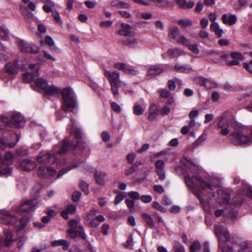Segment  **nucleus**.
<instances>
[{"instance_id":"1","label":"nucleus","mask_w":252,"mask_h":252,"mask_svg":"<svg viewBox=\"0 0 252 252\" xmlns=\"http://www.w3.org/2000/svg\"><path fill=\"white\" fill-rule=\"evenodd\" d=\"M181 162L186 168V175L185 176L184 180L187 186L199 200L200 203L203 204L205 200L201 194L204 193V190L206 189L213 193V186L200 176L193 175L197 173L198 167L191 158L186 157H183L181 159Z\"/></svg>"},{"instance_id":"2","label":"nucleus","mask_w":252,"mask_h":252,"mask_svg":"<svg viewBox=\"0 0 252 252\" xmlns=\"http://www.w3.org/2000/svg\"><path fill=\"white\" fill-rule=\"evenodd\" d=\"M214 229L219 241V249L221 252H252L250 245L239 238L233 240L232 247L226 245L225 243L230 240V237L229 232L223 226L217 225Z\"/></svg>"},{"instance_id":"3","label":"nucleus","mask_w":252,"mask_h":252,"mask_svg":"<svg viewBox=\"0 0 252 252\" xmlns=\"http://www.w3.org/2000/svg\"><path fill=\"white\" fill-rule=\"evenodd\" d=\"M229 141L234 145L250 144L252 139L247 128L238 124L234 128L233 131L228 136Z\"/></svg>"},{"instance_id":"4","label":"nucleus","mask_w":252,"mask_h":252,"mask_svg":"<svg viewBox=\"0 0 252 252\" xmlns=\"http://www.w3.org/2000/svg\"><path fill=\"white\" fill-rule=\"evenodd\" d=\"M237 124L234 121L233 115L230 112L226 111L219 117L217 126L220 134L226 136L229 133L230 125L234 128Z\"/></svg>"},{"instance_id":"5","label":"nucleus","mask_w":252,"mask_h":252,"mask_svg":"<svg viewBox=\"0 0 252 252\" xmlns=\"http://www.w3.org/2000/svg\"><path fill=\"white\" fill-rule=\"evenodd\" d=\"M62 96L63 101L62 109L63 111L65 113L68 111L73 112L76 107L77 103L72 90L67 88L64 89L62 91Z\"/></svg>"},{"instance_id":"6","label":"nucleus","mask_w":252,"mask_h":252,"mask_svg":"<svg viewBox=\"0 0 252 252\" xmlns=\"http://www.w3.org/2000/svg\"><path fill=\"white\" fill-rule=\"evenodd\" d=\"M1 121L10 127H19L24 126L25 118L19 113H11L6 116H2Z\"/></svg>"},{"instance_id":"7","label":"nucleus","mask_w":252,"mask_h":252,"mask_svg":"<svg viewBox=\"0 0 252 252\" xmlns=\"http://www.w3.org/2000/svg\"><path fill=\"white\" fill-rule=\"evenodd\" d=\"M14 155L11 152H6L4 155V160L0 155V176H8L11 173L12 169L6 165L13 161Z\"/></svg>"},{"instance_id":"8","label":"nucleus","mask_w":252,"mask_h":252,"mask_svg":"<svg viewBox=\"0 0 252 252\" xmlns=\"http://www.w3.org/2000/svg\"><path fill=\"white\" fill-rule=\"evenodd\" d=\"M27 62L21 60H16L13 63H8L5 65L6 71L10 75H16L19 69H25Z\"/></svg>"},{"instance_id":"9","label":"nucleus","mask_w":252,"mask_h":252,"mask_svg":"<svg viewBox=\"0 0 252 252\" xmlns=\"http://www.w3.org/2000/svg\"><path fill=\"white\" fill-rule=\"evenodd\" d=\"M39 203V202L37 198L26 200L18 207L17 210V213L22 214L34 210Z\"/></svg>"},{"instance_id":"10","label":"nucleus","mask_w":252,"mask_h":252,"mask_svg":"<svg viewBox=\"0 0 252 252\" xmlns=\"http://www.w3.org/2000/svg\"><path fill=\"white\" fill-rule=\"evenodd\" d=\"M29 66L32 72L24 74L23 79L26 83L35 81L36 80L35 78L39 75V66L38 64L30 63Z\"/></svg>"},{"instance_id":"11","label":"nucleus","mask_w":252,"mask_h":252,"mask_svg":"<svg viewBox=\"0 0 252 252\" xmlns=\"http://www.w3.org/2000/svg\"><path fill=\"white\" fill-rule=\"evenodd\" d=\"M38 162L42 163H54L57 161V158L47 151L41 152L36 157Z\"/></svg>"},{"instance_id":"12","label":"nucleus","mask_w":252,"mask_h":252,"mask_svg":"<svg viewBox=\"0 0 252 252\" xmlns=\"http://www.w3.org/2000/svg\"><path fill=\"white\" fill-rule=\"evenodd\" d=\"M56 173V170L46 166H41L38 170V175L41 178H49Z\"/></svg>"},{"instance_id":"13","label":"nucleus","mask_w":252,"mask_h":252,"mask_svg":"<svg viewBox=\"0 0 252 252\" xmlns=\"http://www.w3.org/2000/svg\"><path fill=\"white\" fill-rule=\"evenodd\" d=\"M122 29L118 31V34L128 37H133L136 35L135 32L132 31V26L128 24L122 23Z\"/></svg>"},{"instance_id":"14","label":"nucleus","mask_w":252,"mask_h":252,"mask_svg":"<svg viewBox=\"0 0 252 252\" xmlns=\"http://www.w3.org/2000/svg\"><path fill=\"white\" fill-rule=\"evenodd\" d=\"M104 75L107 77L109 83L111 84H121V80L120 79V73L117 71L112 72L105 70Z\"/></svg>"},{"instance_id":"15","label":"nucleus","mask_w":252,"mask_h":252,"mask_svg":"<svg viewBox=\"0 0 252 252\" xmlns=\"http://www.w3.org/2000/svg\"><path fill=\"white\" fill-rule=\"evenodd\" d=\"M0 222L9 225H14L17 222V218L9 213L0 214Z\"/></svg>"},{"instance_id":"16","label":"nucleus","mask_w":252,"mask_h":252,"mask_svg":"<svg viewBox=\"0 0 252 252\" xmlns=\"http://www.w3.org/2000/svg\"><path fill=\"white\" fill-rule=\"evenodd\" d=\"M216 196L219 203L220 204H227L230 199L229 194L221 189L218 190Z\"/></svg>"},{"instance_id":"17","label":"nucleus","mask_w":252,"mask_h":252,"mask_svg":"<svg viewBox=\"0 0 252 252\" xmlns=\"http://www.w3.org/2000/svg\"><path fill=\"white\" fill-rule=\"evenodd\" d=\"M146 107V105L143 99H141L138 102H136L133 106V113L135 115H141L143 114Z\"/></svg>"},{"instance_id":"18","label":"nucleus","mask_w":252,"mask_h":252,"mask_svg":"<svg viewBox=\"0 0 252 252\" xmlns=\"http://www.w3.org/2000/svg\"><path fill=\"white\" fill-rule=\"evenodd\" d=\"M20 167L25 171H30L35 168L36 166V163L29 159H24L19 162Z\"/></svg>"},{"instance_id":"19","label":"nucleus","mask_w":252,"mask_h":252,"mask_svg":"<svg viewBox=\"0 0 252 252\" xmlns=\"http://www.w3.org/2000/svg\"><path fill=\"white\" fill-rule=\"evenodd\" d=\"M71 124L68 125L67 130L70 133H73L74 136L78 139H80L81 138V132L80 129L76 128L75 126V121L71 119Z\"/></svg>"},{"instance_id":"20","label":"nucleus","mask_w":252,"mask_h":252,"mask_svg":"<svg viewBox=\"0 0 252 252\" xmlns=\"http://www.w3.org/2000/svg\"><path fill=\"white\" fill-rule=\"evenodd\" d=\"M222 21L223 24H227L229 26L234 25L237 21V18L235 15L229 14L228 16L224 14L222 16Z\"/></svg>"},{"instance_id":"21","label":"nucleus","mask_w":252,"mask_h":252,"mask_svg":"<svg viewBox=\"0 0 252 252\" xmlns=\"http://www.w3.org/2000/svg\"><path fill=\"white\" fill-rule=\"evenodd\" d=\"M163 71V69L160 66L158 65H154L151 66L147 71L148 76H154L158 75Z\"/></svg>"},{"instance_id":"22","label":"nucleus","mask_w":252,"mask_h":252,"mask_svg":"<svg viewBox=\"0 0 252 252\" xmlns=\"http://www.w3.org/2000/svg\"><path fill=\"white\" fill-rule=\"evenodd\" d=\"M210 30L215 32L218 37H221L223 33V30L220 28L219 24L217 22H214L211 24Z\"/></svg>"},{"instance_id":"23","label":"nucleus","mask_w":252,"mask_h":252,"mask_svg":"<svg viewBox=\"0 0 252 252\" xmlns=\"http://www.w3.org/2000/svg\"><path fill=\"white\" fill-rule=\"evenodd\" d=\"M76 206L74 205H69L67 206L65 210H63L61 213L62 217L65 219H68V214H73L76 212Z\"/></svg>"},{"instance_id":"24","label":"nucleus","mask_w":252,"mask_h":252,"mask_svg":"<svg viewBox=\"0 0 252 252\" xmlns=\"http://www.w3.org/2000/svg\"><path fill=\"white\" fill-rule=\"evenodd\" d=\"M220 57L222 61L225 62L228 65L233 66L239 64V62L236 59L230 60L228 55L225 53L221 54Z\"/></svg>"},{"instance_id":"25","label":"nucleus","mask_w":252,"mask_h":252,"mask_svg":"<svg viewBox=\"0 0 252 252\" xmlns=\"http://www.w3.org/2000/svg\"><path fill=\"white\" fill-rule=\"evenodd\" d=\"M174 69L176 71L185 73H188L192 70L191 67L190 66L180 64L179 63L175 64Z\"/></svg>"},{"instance_id":"26","label":"nucleus","mask_w":252,"mask_h":252,"mask_svg":"<svg viewBox=\"0 0 252 252\" xmlns=\"http://www.w3.org/2000/svg\"><path fill=\"white\" fill-rule=\"evenodd\" d=\"M52 247H57L59 246H63V250L66 251L68 249L69 243L65 240H58L52 241L51 243Z\"/></svg>"},{"instance_id":"27","label":"nucleus","mask_w":252,"mask_h":252,"mask_svg":"<svg viewBox=\"0 0 252 252\" xmlns=\"http://www.w3.org/2000/svg\"><path fill=\"white\" fill-rule=\"evenodd\" d=\"M240 194L252 198V187L247 184H243L241 188Z\"/></svg>"},{"instance_id":"28","label":"nucleus","mask_w":252,"mask_h":252,"mask_svg":"<svg viewBox=\"0 0 252 252\" xmlns=\"http://www.w3.org/2000/svg\"><path fill=\"white\" fill-rule=\"evenodd\" d=\"M180 32L179 28L176 26H174L169 29V36L171 39L176 40L179 38Z\"/></svg>"},{"instance_id":"29","label":"nucleus","mask_w":252,"mask_h":252,"mask_svg":"<svg viewBox=\"0 0 252 252\" xmlns=\"http://www.w3.org/2000/svg\"><path fill=\"white\" fill-rule=\"evenodd\" d=\"M180 7L183 9L190 8L193 7L194 3L192 1H187V0H176Z\"/></svg>"},{"instance_id":"30","label":"nucleus","mask_w":252,"mask_h":252,"mask_svg":"<svg viewBox=\"0 0 252 252\" xmlns=\"http://www.w3.org/2000/svg\"><path fill=\"white\" fill-rule=\"evenodd\" d=\"M44 92L47 94L51 95H59L61 93L60 89L54 86H49L48 85Z\"/></svg>"},{"instance_id":"31","label":"nucleus","mask_w":252,"mask_h":252,"mask_svg":"<svg viewBox=\"0 0 252 252\" xmlns=\"http://www.w3.org/2000/svg\"><path fill=\"white\" fill-rule=\"evenodd\" d=\"M141 217L145 221L147 225L150 228H153L155 226V223L154 222V220L147 213H142L141 215Z\"/></svg>"},{"instance_id":"32","label":"nucleus","mask_w":252,"mask_h":252,"mask_svg":"<svg viewBox=\"0 0 252 252\" xmlns=\"http://www.w3.org/2000/svg\"><path fill=\"white\" fill-rule=\"evenodd\" d=\"M13 242V235L11 231L8 230L5 234V238L4 240V244L9 247Z\"/></svg>"},{"instance_id":"33","label":"nucleus","mask_w":252,"mask_h":252,"mask_svg":"<svg viewBox=\"0 0 252 252\" xmlns=\"http://www.w3.org/2000/svg\"><path fill=\"white\" fill-rule=\"evenodd\" d=\"M106 176V174L103 172L96 171L94 176L97 184L99 185L104 184V178Z\"/></svg>"},{"instance_id":"34","label":"nucleus","mask_w":252,"mask_h":252,"mask_svg":"<svg viewBox=\"0 0 252 252\" xmlns=\"http://www.w3.org/2000/svg\"><path fill=\"white\" fill-rule=\"evenodd\" d=\"M70 147V142L69 140L66 138L63 141V146L62 150H59L57 152V154L62 155L67 151Z\"/></svg>"},{"instance_id":"35","label":"nucleus","mask_w":252,"mask_h":252,"mask_svg":"<svg viewBox=\"0 0 252 252\" xmlns=\"http://www.w3.org/2000/svg\"><path fill=\"white\" fill-rule=\"evenodd\" d=\"M30 43L23 40L20 41L18 42V47L22 52L29 53Z\"/></svg>"},{"instance_id":"36","label":"nucleus","mask_w":252,"mask_h":252,"mask_svg":"<svg viewBox=\"0 0 252 252\" xmlns=\"http://www.w3.org/2000/svg\"><path fill=\"white\" fill-rule=\"evenodd\" d=\"M35 85L39 88H41L44 91L48 86L47 81L42 78H40L35 81Z\"/></svg>"},{"instance_id":"37","label":"nucleus","mask_w":252,"mask_h":252,"mask_svg":"<svg viewBox=\"0 0 252 252\" xmlns=\"http://www.w3.org/2000/svg\"><path fill=\"white\" fill-rule=\"evenodd\" d=\"M158 112V109L157 106L155 104H152L150 108L148 119L150 120H153L156 117Z\"/></svg>"},{"instance_id":"38","label":"nucleus","mask_w":252,"mask_h":252,"mask_svg":"<svg viewBox=\"0 0 252 252\" xmlns=\"http://www.w3.org/2000/svg\"><path fill=\"white\" fill-rule=\"evenodd\" d=\"M113 6H116L117 8H128L129 5L127 3L124 1H113L111 3Z\"/></svg>"},{"instance_id":"39","label":"nucleus","mask_w":252,"mask_h":252,"mask_svg":"<svg viewBox=\"0 0 252 252\" xmlns=\"http://www.w3.org/2000/svg\"><path fill=\"white\" fill-rule=\"evenodd\" d=\"M247 3V0H238L233 5V8L236 10H239L244 7Z\"/></svg>"},{"instance_id":"40","label":"nucleus","mask_w":252,"mask_h":252,"mask_svg":"<svg viewBox=\"0 0 252 252\" xmlns=\"http://www.w3.org/2000/svg\"><path fill=\"white\" fill-rule=\"evenodd\" d=\"M167 54L172 58H176L181 55L182 52L177 49H169L167 51Z\"/></svg>"},{"instance_id":"41","label":"nucleus","mask_w":252,"mask_h":252,"mask_svg":"<svg viewBox=\"0 0 252 252\" xmlns=\"http://www.w3.org/2000/svg\"><path fill=\"white\" fill-rule=\"evenodd\" d=\"M0 36L4 40H7L9 39L8 30L4 28L0 27Z\"/></svg>"},{"instance_id":"42","label":"nucleus","mask_w":252,"mask_h":252,"mask_svg":"<svg viewBox=\"0 0 252 252\" xmlns=\"http://www.w3.org/2000/svg\"><path fill=\"white\" fill-rule=\"evenodd\" d=\"M177 42L180 43L184 46H188L189 45L190 42L185 36L180 35L179 38L177 39Z\"/></svg>"},{"instance_id":"43","label":"nucleus","mask_w":252,"mask_h":252,"mask_svg":"<svg viewBox=\"0 0 252 252\" xmlns=\"http://www.w3.org/2000/svg\"><path fill=\"white\" fill-rule=\"evenodd\" d=\"M124 44L130 48H134L137 45V41L136 39H128L124 42Z\"/></svg>"},{"instance_id":"44","label":"nucleus","mask_w":252,"mask_h":252,"mask_svg":"<svg viewBox=\"0 0 252 252\" xmlns=\"http://www.w3.org/2000/svg\"><path fill=\"white\" fill-rule=\"evenodd\" d=\"M15 143H7L3 138H0V149L4 150L6 146H9L10 148H13L15 146Z\"/></svg>"},{"instance_id":"45","label":"nucleus","mask_w":252,"mask_h":252,"mask_svg":"<svg viewBox=\"0 0 252 252\" xmlns=\"http://www.w3.org/2000/svg\"><path fill=\"white\" fill-rule=\"evenodd\" d=\"M121 84H111V90L115 97L119 96L118 88L120 86Z\"/></svg>"},{"instance_id":"46","label":"nucleus","mask_w":252,"mask_h":252,"mask_svg":"<svg viewBox=\"0 0 252 252\" xmlns=\"http://www.w3.org/2000/svg\"><path fill=\"white\" fill-rule=\"evenodd\" d=\"M45 42L49 47H53L55 49H57L54 44V41L53 38L49 35H47L45 38Z\"/></svg>"},{"instance_id":"47","label":"nucleus","mask_w":252,"mask_h":252,"mask_svg":"<svg viewBox=\"0 0 252 252\" xmlns=\"http://www.w3.org/2000/svg\"><path fill=\"white\" fill-rule=\"evenodd\" d=\"M201 249V245L198 241H195L190 246V251L196 252V250H200Z\"/></svg>"},{"instance_id":"48","label":"nucleus","mask_w":252,"mask_h":252,"mask_svg":"<svg viewBox=\"0 0 252 252\" xmlns=\"http://www.w3.org/2000/svg\"><path fill=\"white\" fill-rule=\"evenodd\" d=\"M217 86V83L213 80L206 79L204 87L207 89L216 88Z\"/></svg>"},{"instance_id":"49","label":"nucleus","mask_w":252,"mask_h":252,"mask_svg":"<svg viewBox=\"0 0 252 252\" xmlns=\"http://www.w3.org/2000/svg\"><path fill=\"white\" fill-rule=\"evenodd\" d=\"M96 213L97 211L94 209H92L90 212L87 213L86 216V219L88 222L90 220H92L95 218L94 216L96 214Z\"/></svg>"},{"instance_id":"50","label":"nucleus","mask_w":252,"mask_h":252,"mask_svg":"<svg viewBox=\"0 0 252 252\" xmlns=\"http://www.w3.org/2000/svg\"><path fill=\"white\" fill-rule=\"evenodd\" d=\"M178 23L183 28L190 26L192 24L191 21L189 19H181L178 21Z\"/></svg>"},{"instance_id":"51","label":"nucleus","mask_w":252,"mask_h":252,"mask_svg":"<svg viewBox=\"0 0 252 252\" xmlns=\"http://www.w3.org/2000/svg\"><path fill=\"white\" fill-rule=\"evenodd\" d=\"M158 93L161 97L166 98L170 95V92L164 89H160L158 90Z\"/></svg>"},{"instance_id":"52","label":"nucleus","mask_w":252,"mask_h":252,"mask_svg":"<svg viewBox=\"0 0 252 252\" xmlns=\"http://www.w3.org/2000/svg\"><path fill=\"white\" fill-rule=\"evenodd\" d=\"M230 56L233 59H236L237 60H243L244 59L242 54L238 52H232L230 54Z\"/></svg>"},{"instance_id":"53","label":"nucleus","mask_w":252,"mask_h":252,"mask_svg":"<svg viewBox=\"0 0 252 252\" xmlns=\"http://www.w3.org/2000/svg\"><path fill=\"white\" fill-rule=\"evenodd\" d=\"M77 165L76 164H74L71 166H69L68 167L67 169H63L62 170L60 171L58 174H57V178H60L64 174L67 172L69 170H70L71 169L74 168L75 167H76Z\"/></svg>"},{"instance_id":"54","label":"nucleus","mask_w":252,"mask_h":252,"mask_svg":"<svg viewBox=\"0 0 252 252\" xmlns=\"http://www.w3.org/2000/svg\"><path fill=\"white\" fill-rule=\"evenodd\" d=\"M153 207L162 213H165L166 210L165 208L161 206L158 202H154L152 204Z\"/></svg>"},{"instance_id":"55","label":"nucleus","mask_w":252,"mask_h":252,"mask_svg":"<svg viewBox=\"0 0 252 252\" xmlns=\"http://www.w3.org/2000/svg\"><path fill=\"white\" fill-rule=\"evenodd\" d=\"M28 223V220L27 219L22 218L20 220V226L19 228H17V231H20L24 228H25Z\"/></svg>"},{"instance_id":"56","label":"nucleus","mask_w":252,"mask_h":252,"mask_svg":"<svg viewBox=\"0 0 252 252\" xmlns=\"http://www.w3.org/2000/svg\"><path fill=\"white\" fill-rule=\"evenodd\" d=\"M52 16L54 19L55 20L56 23L62 24V21H61V18L60 16L59 12L56 10H54L52 12Z\"/></svg>"},{"instance_id":"57","label":"nucleus","mask_w":252,"mask_h":252,"mask_svg":"<svg viewBox=\"0 0 252 252\" xmlns=\"http://www.w3.org/2000/svg\"><path fill=\"white\" fill-rule=\"evenodd\" d=\"M80 186L82 190L84 192L85 194L87 195L89 193L88 185L87 183L82 181L80 182Z\"/></svg>"},{"instance_id":"58","label":"nucleus","mask_w":252,"mask_h":252,"mask_svg":"<svg viewBox=\"0 0 252 252\" xmlns=\"http://www.w3.org/2000/svg\"><path fill=\"white\" fill-rule=\"evenodd\" d=\"M38 50L39 48L37 46L33 44L32 43H30L29 51V53L36 54L38 52Z\"/></svg>"},{"instance_id":"59","label":"nucleus","mask_w":252,"mask_h":252,"mask_svg":"<svg viewBox=\"0 0 252 252\" xmlns=\"http://www.w3.org/2000/svg\"><path fill=\"white\" fill-rule=\"evenodd\" d=\"M189 49L193 53L195 54H198L199 53V50L198 49V46L196 44H190L188 46Z\"/></svg>"},{"instance_id":"60","label":"nucleus","mask_w":252,"mask_h":252,"mask_svg":"<svg viewBox=\"0 0 252 252\" xmlns=\"http://www.w3.org/2000/svg\"><path fill=\"white\" fill-rule=\"evenodd\" d=\"M175 252H185V250L184 246L181 244H177L173 247Z\"/></svg>"},{"instance_id":"61","label":"nucleus","mask_w":252,"mask_h":252,"mask_svg":"<svg viewBox=\"0 0 252 252\" xmlns=\"http://www.w3.org/2000/svg\"><path fill=\"white\" fill-rule=\"evenodd\" d=\"M156 172L158 176L159 179L160 180H165V172H164L163 169L156 170Z\"/></svg>"},{"instance_id":"62","label":"nucleus","mask_w":252,"mask_h":252,"mask_svg":"<svg viewBox=\"0 0 252 252\" xmlns=\"http://www.w3.org/2000/svg\"><path fill=\"white\" fill-rule=\"evenodd\" d=\"M140 199L142 202L147 203L152 200V197L150 195H144L140 197Z\"/></svg>"},{"instance_id":"63","label":"nucleus","mask_w":252,"mask_h":252,"mask_svg":"<svg viewBox=\"0 0 252 252\" xmlns=\"http://www.w3.org/2000/svg\"><path fill=\"white\" fill-rule=\"evenodd\" d=\"M164 162L162 160H158L155 163V166L157 168V170L162 169L164 166Z\"/></svg>"},{"instance_id":"64","label":"nucleus","mask_w":252,"mask_h":252,"mask_svg":"<svg viewBox=\"0 0 252 252\" xmlns=\"http://www.w3.org/2000/svg\"><path fill=\"white\" fill-rule=\"evenodd\" d=\"M207 135L205 134H202L200 135L199 138L197 139L195 143L197 145L202 144L206 140Z\"/></svg>"}]
</instances>
